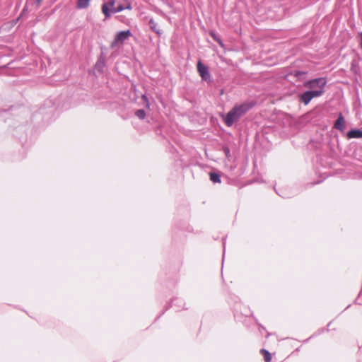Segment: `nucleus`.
<instances>
[{"mask_svg": "<svg viewBox=\"0 0 362 362\" xmlns=\"http://www.w3.org/2000/svg\"><path fill=\"white\" fill-rule=\"evenodd\" d=\"M253 107L252 103H244L240 105H235L225 116L224 122L228 127H231L235 122L243 116L247 111Z\"/></svg>", "mask_w": 362, "mask_h": 362, "instance_id": "f257e3e1", "label": "nucleus"}, {"mask_svg": "<svg viewBox=\"0 0 362 362\" xmlns=\"http://www.w3.org/2000/svg\"><path fill=\"white\" fill-rule=\"evenodd\" d=\"M132 7L129 0H109L102 6V12L106 18L110 16L111 13H115L124 9L132 10Z\"/></svg>", "mask_w": 362, "mask_h": 362, "instance_id": "f03ea898", "label": "nucleus"}, {"mask_svg": "<svg viewBox=\"0 0 362 362\" xmlns=\"http://www.w3.org/2000/svg\"><path fill=\"white\" fill-rule=\"evenodd\" d=\"M326 83L327 81L325 78H317L305 81L304 86L310 89H314L313 90H324Z\"/></svg>", "mask_w": 362, "mask_h": 362, "instance_id": "7ed1b4c3", "label": "nucleus"}, {"mask_svg": "<svg viewBox=\"0 0 362 362\" xmlns=\"http://www.w3.org/2000/svg\"><path fill=\"white\" fill-rule=\"evenodd\" d=\"M132 35V32L129 30L117 33L115 37L114 40L111 43V47L115 48L118 45H122L125 40L131 37Z\"/></svg>", "mask_w": 362, "mask_h": 362, "instance_id": "20e7f679", "label": "nucleus"}, {"mask_svg": "<svg viewBox=\"0 0 362 362\" xmlns=\"http://www.w3.org/2000/svg\"><path fill=\"white\" fill-rule=\"evenodd\" d=\"M324 90H308L302 93L300 100L305 105H308L313 98L322 95Z\"/></svg>", "mask_w": 362, "mask_h": 362, "instance_id": "39448f33", "label": "nucleus"}, {"mask_svg": "<svg viewBox=\"0 0 362 362\" xmlns=\"http://www.w3.org/2000/svg\"><path fill=\"white\" fill-rule=\"evenodd\" d=\"M197 71L202 80L205 81H211V75L208 67L203 64L201 61H199L197 63Z\"/></svg>", "mask_w": 362, "mask_h": 362, "instance_id": "423d86ee", "label": "nucleus"}, {"mask_svg": "<svg viewBox=\"0 0 362 362\" xmlns=\"http://www.w3.org/2000/svg\"><path fill=\"white\" fill-rule=\"evenodd\" d=\"M334 127L341 132H343L345 128V120L341 114H339L337 119L334 124Z\"/></svg>", "mask_w": 362, "mask_h": 362, "instance_id": "0eeeda50", "label": "nucleus"}, {"mask_svg": "<svg viewBox=\"0 0 362 362\" xmlns=\"http://www.w3.org/2000/svg\"><path fill=\"white\" fill-rule=\"evenodd\" d=\"M148 25H149L151 29L153 31H154L156 34H158V35H160L162 34V32L160 30V28H158V24L154 21L153 19L151 18L149 20Z\"/></svg>", "mask_w": 362, "mask_h": 362, "instance_id": "6e6552de", "label": "nucleus"}, {"mask_svg": "<svg viewBox=\"0 0 362 362\" xmlns=\"http://www.w3.org/2000/svg\"><path fill=\"white\" fill-rule=\"evenodd\" d=\"M347 136L349 139L351 138H361L362 137V131L359 129H353L348 132Z\"/></svg>", "mask_w": 362, "mask_h": 362, "instance_id": "1a4fd4ad", "label": "nucleus"}, {"mask_svg": "<svg viewBox=\"0 0 362 362\" xmlns=\"http://www.w3.org/2000/svg\"><path fill=\"white\" fill-rule=\"evenodd\" d=\"M90 0H78L77 1V7L78 8H86L89 6V2Z\"/></svg>", "mask_w": 362, "mask_h": 362, "instance_id": "9d476101", "label": "nucleus"}, {"mask_svg": "<svg viewBox=\"0 0 362 362\" xmlns=\"http://www.w3.org/2000/svg\"><path fill=\"white\" fill-rule=\"evenodd\" d=\"M210 180L214 183H220L221 182V178L220 175L216 173H209Z\"/></svg>", "mask_w": 362, "mask_h": 362, "instance_id": "9b49d317", "label": "nucleus"}, {"mask_svg": "<svg viewBox=\"0 0 362 362\" xmlns=\"http://www.w3.org/2000/svg\"><path fill=\"white\" fill-rule=\"evenodd\" d=\"M261 352H262V354L264 356V361L265 362H270L271 360H272V356H271L270 353L268 351L265 350V349H262Z\"/></svg>", "mask_w": 362, "mask_h": 362, "instance_id": "f8f14e48", "label": "nucleus"}, {"mask_svg": "<svg viewBox=\"0 0 362 362\" xmlns=\"http://www.w3.org/2000/svg\"><path fill=\"white\" fill-rule=\"evenodd\" d=\"M104 66H105V62L103 60H98L95 65V69L98 71L101 72V71H103Z\"/></svg>", "mask_w": 362, "mask_h": 362, "instance_id": "ddd939ff", "label": "nucleus"}, {"mask_svg": "<svg viewBox=\"0 0 362 362\" xmlns=\"http://www.w3.org/2000/svg\"><path fill=\"white\" fill-rule=\"evenodd\" d=\"M136 116L139 119H144L146 116V112L144 110H139L135 112Z\"/></svg>", "mask_w": 362, "mask_h": 362, "instance_id": "4468645a", "label": "nucleus"}, {"mask_svg": "<svg viewBox=\"0 0 362 362\" xmlns=\"http://www.w3.org/2000/svg\"><path fill=\"white\" fill-rule=\"evenodd\" d=\"M223 151H224V153H225V154H226V156L227 157L230 156V150H229V148L228 147H224L223 148Z\"/></svg>", "mask_w": 362, "mask_h": 362, "instance_id": "2eb2a0df", "label": "nucleus"}, {"mask_svg": "<svg viewBox=\"0 0 362 362\" xmlns=\"http://www.w3.org/2000/svg\"><path fill=\"white\" fill-rule=\"evenodd\" d=\"M142 98H143V99L144 100V101H145V102H146V106L147 107H149V103H148V102L147 101V98H146V95H143V97H142Z\"/></svg>", "mask_w": 362, "mask_h": 362, "instance_id": "dca6fc26", "label": "nucleus"}, {"mask_svg": "<svg viewBox=\"0 0 362 362\" xmlns=\"http://www.w3.org/2000/svg\"><path fill=\"white\" fill-rule=\"evenodd\" d=\"M359 35H360V36H361L360 45H361V49H362V32H361V33H360V34H359Z\"/></svg>", "mask_w": 362, "mask_h": 362, "instance_id": "f3484780", "label": "nucleus"}, {"mask_svg": "<svg viewBox=\"0 0 362 362\" xmlns=\"http://www.w3.org/2000/svg\"><path fill=\"white\" fill-rule=\"evenodd\" d=\"M41 1H42V0H36V2H37V4L40 3Z\"/></svg>", "mask_w": 362, "mask_h": 362, "instance_id": "a211bd4d", "label": "nucleus"}]
</instances>
